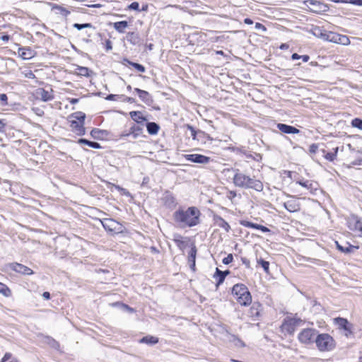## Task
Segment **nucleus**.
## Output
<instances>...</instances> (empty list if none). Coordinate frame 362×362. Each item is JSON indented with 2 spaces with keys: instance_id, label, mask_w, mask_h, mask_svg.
I'll return each instance as SVG.
<instances>
[{
  "instance_id": "f257e3e1",
  "label": "nucleus",
  "mask_w": 362,
  "mask_h": 362,
  "mask_svg": "<svg viewBox=\"0 0 362 362\" xmlns=\"http://www.w3.org/2000/svg\"><path fill=\"white\" fill-rule=\"evenodd\" d=\"M200 211L195 206L180 209L174 212L173 219L180 227H193L199 223Z\"/></svg>"
},
{
  "instance_id": "f03ea898",
  "label": "nucleus",
  "mask_w": 362,
  "mask_h": 362,
  "mask_svg": "<svg viewBox=\"0 0 362 362\" xmlns=\"http://www.w3.org/2000/svg\"><path fill=\"white\" fill-rule=\"evenodd\" d=\"M233 171L235 174L233 177V182L235 186L244 189H252L257 192L263 190L264 187L261 181L246 175L239 169H235Z\"/></svg>"
},
{
  "instance_id": "7ed1b4c3",
  "label": "nucleus",
  "mask_w": 362,
  "mask_h": 362,
  "mask_svg": "<svg viewBox=\"0 0 362 362\" xmlns=\"http://www.w3.org/2000/svg\"><path fill=\"white\" fill-rule=\"evenodd\" d=\"M232 294L241 305H249L252 302V296L248 288L242 284H237L232 288Z\"/></svg>"
},
{
  "instance_id": "20e7f679",
  "label": "nucleus",
  "mask_w": 362,
  "mask_h": 362,
  "mask_svg": "<svg viewBox=\"0 0 362 362\" xmlns=\"http://www.w3.org/2000/svg\"><path fill=\"white\" fill-rule=\"evenodd\" d=\"M85 118V113L81 112H75L70 116L69 122L71 131L78 136L84 135L86 133L84 127Z\"/></svg>"
},
{
  "instance_id": "39448f33",
  "label": "nucleus",
  "mask_w": 362,
  "mask_h": 362,
  "mask_svg": "<svg viewBox=\"0 0 362 362\" xmlns=\"http://www.w3.org/2000/svg\"><path fill=\"white\" fill-rule=\"evenodd\" d=\"M315 342L320 351H330L336 346L335 340L327 333L319 334L316 336Z\"/></svg>"
},
{
  "instance_id": "423d86ee",
  "label": "nucleus",
  "mask_w": 362,
  "mask_h": 362,
  "mask_svg": "<svg viewBox=\"0 0 362 362\" xmlns=\"http://www.w3.org/2000/svg\"><path fill=\"white\" fill-rule=\"evenodd\" d=\"M303 323V321L300 318L286 317L281 326V329L282 332L291 335L294 333L296 328L302 325Z\"/></svg>"
},
{
  "instance_id": "0eeeda50",
  "label": "nucleus",
  "mask_w": 362,
  "mask_h": 362,
  "mask_svg": "<svg viewBox=\"0 0 362 362\" xmlns=\"http://www.w3.org/2000/svg\"><path fill=\"white\" fill-rule=\"evenodd\" d=\"M103 228L108 232L113 233H122L124 227L112 218H105L101 221Z\"/></svg>"
},
{
  "instance_id": "6e6552de",
  "label": "nucleus",
  "mask_w": 362,
  "mask_h": 362,
  "mask_svg": "<svg viewBox=\"0 0 362 362\" xmlns=\"http://www.w3.org/2000/svg\"><path fill=\"white\" fill-rule=\"evenodd\" d=\"M317 331L315 329H304L299 333L298 339L300 343L309 344L315 341L314 339H315V337L317 335Z\"/></svg>"
},
{
  "instance_id": "1a4fd4ad",
  "label": "nucleus",
  "mask_w": 362,
  "mask_h": 362,
  "mask_svg": "<svg viewBox=\"0 0 362 362\" xmlns=\"http://www.w3.org/2000/svg\"><path fill=\"white\" fill-rule=\"evenodd\" d=\"M4 270L6 272L13 271L22 274H31L33 271L29 267L17 262L8 263L4 265Z\"/></svg>"
},
{
  "instance_id": "9d476101",
  "label": "nucleus",
  "mask_w": 362,
  "mask_h": 362,
  "mask_svg": "<svg viewBox=\"0 0 362 362\" xmlns=\"http://www.w3.org/2000/svg\"><path fill=\"white\" fill-rule=\"evenodd\" d=\"M291 199L284 203V208L289 212L294 213L300 210V204L299 202L294 199L293 196L287 195Z\"/></svg>"
},
{
  "instance_id": "9b49d317",
  "label": "nucleus",
  "mask_w": 362,
  "mask_h": 362,
  "mask_svg": "<svg viewBox=\"0 0 362 362\" xmlns=\"http://www.w3.org/2000/svg\"><path fill=\"white\" fill-rule=\"evenodd\" d=\"M185 159L199 164H207L210 161V158L202 154H186L184 156Z\"/></svg>"
},
{
  "instance_id": "f8f14e48",
  "label": "nucleus",
  "mask_w": 362,
  "mask_h": 362,
  "mask_svg": "<svg viewBox=\"0 0 362 362\" xmlns=\"http://www.w3.org/2000/svg\"><path fill=\"white\" fill-rule=\"evenodd\" d=\"M325 40L334 43H341L345 45V41H349V39L346 36H341L333 32H328L326 34Z\"/></svg>"
},
{
  "instance_id": "ddd939ff",
  "label": "nucleus",
  "mask_w": 362,
  "mask_h": 362,
  "mask_svg": "<svg viewBox=\"0 0 362 362\" xmlns=\"http://www.w3.org/2000/svg\"><path fill=\"white\" fill-rule=\"evenodd\" d=\"M277 129L281 131L282 133L288 134H298L300 130L295 127L290 126L283 123H278L276 124Z\"/></svg>"
},
{
  "instance_id": "4468645a",
  "label": "nucleus",
  "mask_w": 362,
  "mask_h": 362,
  "mask_svg": "<svg viewBox=\"0 0 362 362\" xmlns=\"http://www.w3.org/2000/svg\"><path fill=\"white\" fill-rule=\"evenodd\" d=\"M310 5L313 6L310 8L311 11L315 13L325 12L328 10V6L320 1L312 0L310 1Z\"/></svg>"
},
{
  "instance_id": "2eb2a0df",
  "label": "nucleus",
  "mask_w": 362,
  "mask_h": 362,
  "mask_svg": "<svg viewBox=\"0 0 362 362\" xmlns=\"http://www.w3.org/2000/svg\"><path fill=\"white\" fill-rule=\"evenodd\" d=\"M134 91L138 94L141 100L147 105H150L153 102L152 97L150 93L146 90L136 88Z\"/></svg>"
},
{
  "instance_id": "dca6fc26",
  "label": "nucleus",
  "mask_w": 362,
  "mask_h": 362,
  "mask_svg": "<svg viewBox=\"0 0 362 362\" xmlns=\"http://www.w3.org/2000/svg\"><path fill=\"white\" fill-rule=\"evenodd\" d=\"M214 224L220 228H223L226 232H229L230 226L221 216L215 214L213 217Z\"/></svg>"
},
{
  "instance_id": "f3484780",
  "label": "nucleus",
  "mask_w": 362,
  "mask_h": 362,
  "mask_svg": "<svg viewBox=\"0 0 362 362\" xmlns=\"http://www.w3.org/2000/svg\"><path fill=\"white\" fill-rule=\"evenodd\" d=\"M197 247L194 245H192L191 250L189 252L188 256V262L189 264V267L192 270L195 269V259H196V255H197Z\"/></svg>"
},
{
  "instance_id": "a211bd4d",
  "label": "nucleus",
  "mask_w": 362,
  "mask_h": 362,
  "mask_svg": "<svg viewBox=\"0 0 362 362\" xmlns=\"http://www.w3.org/2000/svg\"><path fill=\"white\" fill-rule=\"evenodd\" d=\"M164 204L169 208H172L175 206L176 205V200L175 198L173 196L172 194L169 192H166L163 198Z\"/></svg>"
},
{
  "instance_id": "6ab92c4d",
  "label": "nucleus",
  "mask_w": 362,
  "mask_h": 362,
  "mask_svg": "<svg viewBox=\"0 0 362 362\" xmlns=\"http://www.w3.org/2000/svg\"><path fill=\"white\" fill-rule=\"evenodd\" d=\"M47 6H50L51 10L54 11L55 13H60L64 16H66L68 14L70 13V12L66 11L64 8L60 6H57L53 3L47 2Z\"/></svg>"
},
{
  "instance_id": "aec40b11",
  "label": "nucleus",
  "mask_w": 362,
  "mask_h": 362,
  "mask_svg": "<svg viewBox=\"0 0 362 362\" xmlns=\"http://www.w3.org/2000/svg\"><path fill=\"white\" fill-rule=\"evenodd\" d=\"M337 325L339 328L351 333L350 324L346 319L342 317H337L335 319Z\"/></svg>"
},
{
  "instance_id": "412c9836",
  "label": "nucleus",
  "mask_w": 362,
  "mask_h": 362,
  "mask_svg": "<svg viewBox=\"0 0 362 362\" xmlns=\"http://www.w3.org/2000/svg\"><path fill=\"white\" fill-rule=\"evenodd\" d=\"M346 246L344 247L341 245L337 241L336 242L337 248L339 251L346 254L353 252L354 250H357L358 248V247L354 246L349 243H346Z\"/></svg>"
},
{
  "instance_id": "4be33fe9",
  "label": "nucleus",
  "mask_w": 362,
  "mask_h": 362,
  "mask_svg": "<svg viewBox=\"0 0 362 362\" xmlns=\"http://www.w3.org/2000/svg\"><path fill=\"white\" fill-rule=\"evenodd\" d=\"M77 143L80 145H86L90 148L98 149L101 148V146L99 143L95 141H91L86 139H79L77 141Z\"/></svg>"
},
{
  "instance_id": "5701e85b",
  "label": "nucleus",
  "mask_w": 362,
  "mask_h": 362,
  "mask_svg": "<svg viewBox=\"0 0 362 362\" xmlns=\"http://www.w3.org/2000/svg\"><path fill=\"white\" fill-rule=\"evenodd\" d=\"M311 33L312 34L318 37V38H321L322 40H325V37H326V34H327V32L324 30H322L320 27L319 26H315L313 27L312 29H311Z\"/></svg>"
},
{
  "instance_id": "b1692460",
  "label": "nucleus",
  "mask_w": 362,
  "mask_h": 362,
  "mask_svg": "<svg viewBox=\"0 0 362 362\" xmlns=\"http://www.w3.org/2000/svg\"><path fill=\"white\" fill-rule=\"evenodd\" d=\"M296 184L306 188L310 190L311 193H314V191L317 190V187L314 186L313 183L309 180H297Z\"/></svg>"
},
{
  "instance_id": "393cba45",
  "label": "nucleus",
  "mask_w": 362,
  "mask_h": 362,
  "mask_svg": "<svg viewBox=\"0 0 362 362\" xmlns=\"http://www.w3.org/2000/svg\"><path fill=\"white\" fill-rule=\"evenodd\" d=\"M146 129L149 134L155 135L158 133L160 127L156 122H150L146 123Z\"/></svg>"
},
{
  "instance_id": "a878e982",
  "label": "nucleus",
  "mask_w": 362,
  "mask_h": 362,
  "mask_svg": "<svg viewBox=\"0 0 362 362\" xmlns=\"http://www.w3.org/2000/svg\"><path fill=\"white\" fill-rule=\"evenodd\" d=\"M141 343L154 345L158 342V338L156 337L148 335L140 339Z\"/></svg>"
},
{
  "instance_id": "bb28decb",
  "label": "nucleus",
  "mask_w": 362,
  "mask_h": 362,
  "mask_svg": "<svg viewBox=\"0 0 362 362\" xmlns=\"http://www.w3.org/2000/svg\"><path fill=\"white\" fill-rule=\"evenodd\" d=\"M127 40L132 45H136L139 42V36L137 33L130 32L127 33Z\"/></svg>"
},
{
  "instance_id": "cd10ccee",
  "label": "nucleus",
  "mask_w": 362,
  "mask_h": 362,
  "mask_svg": "<svg viewBox=\"0 0 362 362\" xmlns=\"http://www.w3.org/2000/svg\"><path fill=\"white\" fill-rule=\"evenodd\" d=\"M128 26V23L126 21H118L114 23V28L120 33H124L125 28Z\"/></svg>"
},
{
  "instance_id": "c85d7f7f",
  "label": "nucleus",
  "mask_w": 362,
  "mask_h": 362,
  "mask_svg": "<svg viewBox=\"0 0 362 362\" xmlns=\"http://www.w3.org/2000/svg\"><path fill=\"white\" fill-rule=\"evenodd\" d=\"M129 115L132 119L137 123H141L146 120V119L142 116L141 112L139 111H132L130 112Z\"/></svg>"
},
{
  "instance_id": "c756f323",
  "label": "nucleus",
  "mask_w": 362,
  "mask_h": 362,
  "mask_svg": "<svg viewBox=\"0 0 362 362\" xmlns=\"http://www.w3.org/2000/svg\"><path fill=\"white\" fill-rule=\"evenodd\" d=\"M228 339L230 341L234 343V344L238 347H244L245 346V343L239 339L237 336L234 334H229Z\"/></svg>"
},
{
  "instance_id": "7c9ffc66",
  "label": "nucleus",
  "mask_w": 362,
  "mask_h": 362,
  "mask_svg": "<svg viewBox=\"0 0 362 362\" xmlns=\"http://www.w3.org/2000/svg\"><path fill=\"white\" fill-rule=\"evenodd\" d=\"M214 278L217 279L216 286L218 287L220 284H223L225 280V275L222 273L218 268L216 269L215 274L214 275Z\"/></svg>"
},
{
  "instance_id": "2f4dec72",
  "label": "nucleus",
  "mask_w": 362,
  "mask_h": 362,
  "mask_svg": "<svg viewBox=\"0 0 362 362\" xmlns=\"http://www.w3.org/2000/svg\"><path fill=\"white\" fill-rule=\"evenodd\" d=\"M173 240L177 244V246L181 250H183L186 246V243L184 240H182V236L179 234H175Z\"/></svg>"
},
{
  "instance_id": "473e14b6",
  "label": "nucleus",
  "mask_w": 362,
  "mask_h": 362,
  "mask_svg": "<svg viewBox=\"0 0 362 362\" xmlns=\"http://www.w3.org/2000/svg\"><path fill=\"white\" fill-rule=\"evenodd\" d=\"M47 344L54 350L61 352L60 345L55 339L47 336Z\"/></svg>"
},
{
  "instance_id": "72a5a7b5",
  "label": "nucleus",
  "mask_w": 362,
  "mask_h": 362,
  "mask_svg": "<svg viewBox=\"0 0 362 362\" xmlns=\"http://www.w3.org/2000/svg\"><path fill=\"white\" fill-rule=\"evenodd\" d=\"M0 293L6 297H8L11 295V291L6 284L0 282Z\"/></svg>"
},
{
  "instance_id": "f704fd0d",
  "label": "nucleus",
  "mask_w": 362,
  "mask_h": 362,
  "mask_svg": "<svg viewBox=\"0 0 362 362\" xmlns=\"http://www.w3.org/2000/svg\"><path fill=\"white\" fill-rule=\"evenodd\" d=\"M257 264L263 268L264 271L267 274L269 273V262L264 260L263 259H257Z\"/></svg>"
},
{
  "instance_id": "c9c22d12",
  "label": "nucleus",
  "mask_w": 362,
  "mask_h": 362,
  "mask_svg": "<svg viewBox=\"0 0 362 362\" xmlns=\"http://www.w3.org/2000/svg\"><path fill=\"white\" fill-rule=\"evenodd\" d=\"M103 134V131L99 129H93L90 132V135L93 138L99 139L102 137Z\"/></svg>"
},
{
  "instance_id": "e433bc0d",
  "label": "nucleus",
  "mask_w": 362,
  "mask_h": 362,
  "mask_svg": "<svg viewBox=\"0 0 362 362\" xmlns=\"http://www.w3.org/2000/svg\"><path fill=\"white\" fill-rule=\"evenodd\" d=\"M126 61L130 65H132L134 69H136L138 71L141 72V73H144L146 71V68L143 65L136 63V62H132L127 59H126Z\"/></svg>"
},
{
  "instance_id": "4c0bfd02",
  "label": "nucleus",
  "mask_w": 362,
  "mask_h": 362,
  "mask_svg": "<svg viewBox=\"0 0 362 362\" xmlns=\"http://www.w3.org/2000/svg\"><path fill=\"white\" fill-rule=\"evenodd\" d=\"M78 71V74L81 76H88L90 70L87 67L84 66H78L76 69Z\"/></svg>"
},
{
  "instance_id": "58836bf2",
  "label": "nucleus",
  "mask_w": 362,
  "mask_h": 362,
  "mask_svg": "<svg viewBox=\"0 0 362 362\" xmlns=\"http://www.w3.org/2000/svg\"><path fill=\"white\" fill-rule=\"evenodd\" d=\"M74 28H76L77 30H81L83 28H93V25L91 23H82V24H80V23H74Z\"/></svg>"
},
{
  "instance_id": "ea45409f",
  "label": "nucleus",
  "mask_w": 362,
  "mask_h": 362,
  "mask_svg": "<svg viewBox=\"0 0 362 362\" xmlns=\"http://www.w3.org/2000/svg\"><path fill=\"white\" fill-rule=\"evenodd\" d=\"M351 125L353 127L362 130V119L360 118H355L352 119Z\"/></svg>"
},
{
  "instance_id": "a19ab883",
  "label": "nucleus",
  "mask_w": 362,
  "mask_h": 362,
  "mask_svg": "<svg viewBox=\"0 0 362 362\" xmlns=\"http://www.w3.org/2000/svg\"><path fill=\"white\" fill-rule=\"evenodd\" d=\"M240 224L247 228H256V229H257L258 225H259V224L254 223H252V222H250L247 221H241Z\"/></svg>"
},
{
  "instance_id": "79ce46f5",
  "label": "nucleus",
  "mask_w": 362,
  "mask_h": 362,
  "mask_svg": "<svg viewBox=\"0 0 362 362\" xmlns=\"http://www.w3.org/2000/svg\"><path fill=\"white\" fill-rule=\"evenodd\" d=\"M355 230L359 232V236L362 237V221L357 219L354 225Z\"/></svg>"
},
{
  "instance_id": "37998d69",
  "label": "nucleus",
  "mask_w": 362,
  "mask_h": 362,
  "mask_svg": "<svg viewBox=\"0 0 362 362\" xmlns=\"http://www.w3.org/2000/svg\"><path fill=\"white\" fill-rule=\"evenodd\" d=\"M233 151L237 152V153H240L244 154L247 158H252V159L253 154H252L250 153H247L244 149L237 148H233Z\"/></svg>"
},
{
  "instance_id": "c03bdc74",
  "label": "nucleus",
  "mask_w": 362,
  "mask_h": 362,
  "mask_svg": "<svg viewBox=\"0 0 362 362\" xmlns=\"http://www.w3.org/2000/svg\"><path fill=\"white\" fill-rule=\"evenodd\" d=\"M259 305H257V307H255V304L251 307L250 308V313H251V316L252 317H255V316H259V310H258V307Z\"/></svg>"
},
{
  "instance_id": "a18cd8bd",
  "label": "nucleus",
  "mask_w": 362,
  "mask_h": 362,
  "mask_svg": "<svg viewBox=\"0 0 362 362\" xmlns=\"http://www.w3.org/2000/svg\"><path fill=\"white\" fill-rule=\"evenodd\" d=\"M325 158L329 160V161H333L336 159L337 156H336V152H332V153H327L325 156Z\"/></svg>"
},
{
  "instance_id": "49530a36",
  "label": "nucleus",
  "mask_w": 362,
  "mask_h": 362,
  "mask_svg": "<svg viewBox=\"0 0 362 362\" xmlns=\"http://www.w3.org/2000/svg\"><path fill=\"white\" fill-rule=\"evenodd\" d=\"M187 129L190 131V135L192 136V138L195 140L196 139V136H197V132L194 129V128L191 126V125H189L187 124Z\"/></svg>"
},
{
  "instance_id": "de8ad7c7",
  "label": "nucleus",
  "mask_w": 362,
  "mask_h": 362,
  "mask_svg": "<svg viewBox=\"0 0 362 362\" xmlns=\"http://www.w3.org/2000/svg\"><path fill=\"white\" fill-rule=\"evenodd\" d=\"M233 260V256L232 254L228 255V256L223 259L222 262L224 264H229Z\"/></svg>"
},
{
  "instance_id": "09e8293b",
  "label": "nucleus",
  "mask_w": 362,
  "mask_h": 362,
  "mask_svg": "<svg viewBox=\"0 0 362 362\" xmlns=\"http://www.w3.org/2000/svg\"><path fill=\"white\" fill-rule=\"evenodd\" d=\"M130 10L140 11L139 9V4L136 1H134L130 4L128 6Z\"/></svg>"
},
{
  "instance_id": "8fccbe9b",
  "label": "nucleus",
  "mask_w": 362,
  "mask_h": 362,
  "mask_svg": "<svg viewBox=\"0 0 362 362\" xmlns=\"http://www.w3.org/2000/svg\"><path fill=\"white\" fill-rule=\"evenodd\" d=\"M7 100H8V97H7L6 94L0 93L1 104L2 105H6L8 104Z\"/></svg>"
},
{
  "instance_id": "3c124183",
  "label": "nucleus",
  "mask_w": 362,
  "mask_h": 362,
  "mask_svg": "<svg viewBox=\"0 0 362 362\" xmlns=\"http://www.w3.org/2000/svg\"><path fill=\"white\" fill-rule=\"evenodd\" d=\"M32 110L38 116H42L44 115V110L40 107H33Z\"/></svg>"
},
{
  "instance_id": "603ef678",
  "label": "nucleus",
  "mask_w": 362,
  "mask_h": 362,
  "mask_svg": "<svg viewBox=\"0 0 362 362\" xmlns=\"http://www.w3.org/2000/svg\"><path fill=\"white\" fill-rule=\"evenodd\" d=\"M318 149V145L317 144H313L309 147V151L311 153H315Z\"/></svg>"
},
{
  "instance_id": "864d4df0",
  "label": "nucleus",
  "mask_w": 362,
  "mask_h": 362,
  "mask_svg": "<svg viewBox=\"0 0 362 362\" xmlns=\"http://www.w3.org/2000/svg\"><path fill=\"white\" fill-rule=\"evenodd\" d=\"M236 192L235 191H228L226 194V197L230 200H233L236 197Z\"/></svg>"
},
{
  "instance_id": "5fc2aeb1",
  "label": "nucleus",
  "mask_w": 362,
  "mask_h": 362,
  "mask_svg": "<svg viewBox=\"0 0 362 362\" xmlns=\"http://www.w3.org/2000/svg\"><path fill=\"white\" fill-rule=\"evenodd\" d=\"M105 49L107 51H110L112 49V44L110 40H105Z\"/></svg>"
},
{
  "instance_id": "6e6d98bb",
  "label": "nucleus",
  "mask_w": 362,
  "mask_h": 362,
  "mask_svg": "<svg viewBox=\"0 0 362 362\" xmlns=\"http://www.w3.org/2000/svg\"><path fill=\"white\" fill-rule=\"evenodd\" d=\"M255 28L257 30H261L264 32L266 31V30H267L266 27L260 23H255Z\"/></svg>"
},
{
  "instance_id": "4d7b16f0",
  "label": "nucleus",
  "mask_w": 362,
  "mask_h": 362,
  "mask_svg": "<svg viewBox=\"0 0 362 362\" xmlns=\"http://www.w3.org/2000/svg\"><path fill=\"white\" fill-rule=\"evenodd\" d=\"M348 3L354 5L362 6V0H349Z\"/></svg>"
},
{
  "instance_id": "13d9d810",
  "label": "nucleus",
  "mask_w": 362,
  "mask_h": 362,
  "mask_svg": "<svg viewBox=\"0 0 362 362\" xmlns=\"http://www.w3.org/2000/svg\"><path fill=\"white\" fill-rule=\"evenodd\" d=\"M11 357V354L10 353H6L4 357L2 358L1 362H6Z\"/></svg>"
},
{
  "instance_id": "bf43d9fd",
  "label": "nucleus",
  "mask_w": 362,
  "mask_h": 362,
  "mask_svg": "<svg viewBox=\"0 0 362 362\" xmlns=\"http://www.w3.org/2000/svg\"><path fill=\"white\" fill-rule=\"evenodd\" d=\"M252 159L259 161L262 159V156L259 153H255L253 154Z\"/></svg>"
},
{
  "instance_id": "052dcab7",
  "label": "nucleus",
  "mask_w": 362,
  "mask_h": 362,
  "mask_svg": "<svg viewBox=\"0 0 362 362\" xmlns=\"http://www.w3.org/2000/svg\"><path fill=\"white\" fill-rule=\"evenodd\" d=\"M243 264H244L247 267H250V261L246 257L241 258Z\"/></svg>"
},
{
  "instance_id": "680f3d73",
  "label": "nucleus",
  "mask_w": 362,
  "mask_h": 362,
  "mask_svg": "<svg viewBox=\"0 0 362 362\" xmlns=\"http://www.w3.org/2000/svg\"><path fill=\"white\" fill-rule=\"evenodd\" d=\"M117 96V95L110 94L106 97L105 99L107 100H115Z\"/></svg>"
},
{
  "instance_id": "e2e57ef3",
  "label": "nucleus",
  "mask_w": 362,
  "mask_h": 362,
  "mask_svg": "<svg viewBox=\"0 0 362 362\" xmlns=\"http://www.w3.org/2000/svg\"><path fill=\"white\" fill-rule=\"evenodd\" d=\"M257 229L261 230L262 232H267L269 230L267 227L262 225H258Z\"/></svg>"
},
{
  "instance_id": "0e129e2a",
  "label": "nucleus",
  "mask_w": 362,
  "mask_h": 362,
  "mask_svg": "<svg viewBox=\"0 0 362 362\" xmlns=\"http://www.w3.org/2000/svg\"><path fill=\"white\" fill-rule=\"evenodd\" d=\"M291 59L295 60V59H300V55H299L297 53H293L292 55H291Z\"/></svg>"
},
{
  "instance_id": "69168bd1",
  "label": "nucleus",
  "mask_w": 362,
  "mask_h": 362,
  "mask_svg": "<svg viewBox=\"0 0 362 362\" xmlns=\"http://www.w3.org/2000/svg\"><path fill=\"white\" fill-rule=\"evenodd\" d=\"M139 130V127L138 126L134 125L130 129V134L134 133L135 131Z\"/></svg>"
},
{
  "instance_id": "338daca9",
  "label": "nucleus",
  "mask_w": 362,
  "mask_h": 362,
  "mask_svg": "<svg viewBox=\"0 0 362 362\" xmlns=\"http://www.w3.org/2000/svg\"><path fill=\"white\" fill-rule=\"evenodd\" d=\"M300 59H302L303 62H307L309 60L310 57L308 55H300Z\"/></svg>"
},
{
  "instance_id": "774afa93",
  "label": "nucleus",
  "mask_w": 362,
  "mask_h": 362,
  "mask_svg": "<svg viewBox=\"0 0 362 362\" xmlns=\"http://www.w3.org/2000/svg\"><path fill=\"white\" fill-rule=\"evenodd\" d=\"M10 37L8 35H4L1 37H0V39H1L3 41H8Z\"/></svg>"
}]
</instances>
